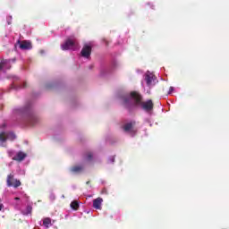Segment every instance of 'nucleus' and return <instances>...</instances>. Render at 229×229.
<instances>
[{
    "label": "nucleus",
    "instance_id": "obj_8",
    "mask_svg": "<svg viewBox=\"0 0 229 229\" xmlns=\"http://www.w3.org/2000/svg\"><path fill=\"white\" fill-rule=\"evenodd\" d=\"M31 42L23 40L20 43V49L28 50L31 49Z\"/></svg>",
    "mask_w": 229,
    "mask_h": 229
},
{
    "label": "nucleus",
    "instance_id": "obj_7",
    "mask_svg": "<svg viewBox=\"0 0 229 229\" xmlns=\"http://www.w3.org/2000/svg\"><path fill=\"white\" fill-rule=\"evenodd\" d=\"M26 157H28V154L22 151H18L16 155L13 157V160H15V162H22V160H24Z\"/></svg>",
    "mask_w": 229,
    "mask_h": 229
},
{
    "label": "nucleus",
    "instance_id": "obj_2",
    "mask_svg": "<svg viewBox=\"0 0 229 229\" xmlns=\"http://www.w3.org/2000/svg\"><path fill=\"white\" fill-rule=\"evenodd\" d=\"M15 139H17V135H15L13 132L9 131H2L0 132V144L1 146H3V144H4V142H6V140H11L13 142V140H15Z\"/></svg>",
    "mask_w": 229,
    "mask_h": 229
},
{
    "label": "nucleus",
    "instance_id": "obj_10",
    "mask_svg": "<svg viewBox=\"0 0 229 229\" xmlns=\"http://www.w3.org/2000/svg\"><path fill=\"white\" fill-rule=\"evenodd\" d=\"M31 212H33V207L28 205L24 210L21 211L23 216H31Z\"/></svg>",
    "mask_w": 229,
    "mask_h": 229
},
{
    "label": "nucleus",
    "instance_id": "obj_14",
    "mask_svg": "<svg viewBox=\"0 0 229 229\" xmlns=\"http://www.w3.org/2000/svg\"><path fill=\"white\" fill-rule=\"evenodd\" d=\"M133 124H135V122L125 123V124L123 125V130H124L125 131H130V130H131V128H133Z\"/></svg>",
    "mask_w": 229,
    "mask_h": 229
},
{
    "label": "nucleus",
    "instance_id": "obj_12",
    "mask_svg": "<svg viewBox=\"0 0 229 229\" xmlns=\"http://www.w3.org/2000/svg\"><path fill=\"white\" fill-rule=\"evenodd\" d=\"M71 173H74L77 174L78 173H81L83 171V166L81 165H74L70 169Z\"/></svg>",
    "mask_w": 229,
    "mask_h": 229
},
{
    "label": "nucleus",
    "instance_id": "obj_4",
    "mask_svg": "<svg viewBox=\"0 0 229 229\" xmlns=\"http://www.w3.org/2000/svg\"><path fill=\"white\" fill-rule=\"evenodd\" d=\"M6 183L7 187H14V189H17V187H21V181L15 179L12 174L7 175Z\"/></svg>",
    "mask_w": 229,
    "mask_h": 229
},
{
    "label": "nucleus",
    "instance_id": "obj_5",
    "mask_svg": "<svg viewBox=\"0 0 229 229\" xmlns=\"http://www.w3.org/2000/svg\"><path fill=\"white\" fill-rule=\"evenodd\" d=\"M81 55L84 58H90V55H92V47L89 45H84L81 51Z\"/></svg>",
    "mask_w": 229,
    "mask_h": 229
},
{
    "label": "nucleus",
    "instance_id": "obj_22",
    "mask_svg": "<svg viewBox=\"0 0 229 229\" xmlns=\"http://www.w3.org/2000/svg\"><path fill=\"white\" fill-rule=\"evenodd\" d=\"M170 90H173V87H170Z\"/></svg>",
    "mask_w": 229,
    "mask_h": 229
},
{
    "label": "nucleus",
    "instance_id": "obj_19",
    "mask_svg": "<svg viewBox=\"0 0 229 229\" xmlns=\"http://www.w3.org/2000/svg\"><path fill=\"white\" fill-rule=\"evenodd\" d=\"M14 199L17 201V200H19V199H21L18 198V197H16V198H14Z\"/></svg>",
    "mask_w": 229,
    "mask_h": 229
},
{
    "label": "nucleus",
    "instance_id": "obj_18",
    "mask_svg": "<svg viewBox=\"0 0 229 229\" xmlns=\"http://www.w3.org/2000/svg\"><path fill=\"white\" fill-rule=\"evenodd\" d=\"M4 208V206L2 203H0V212H1V210H3Z\"/></svg>",
    "mask_w": 229,
    "mask_h": 229
},
{
    "label": "nucleus",
    "instance_id": "obj_6",
    "mask_svg": "<svg viewBox=\"0 0 229 229\" xmlns=\"http://www.w3.org/2000/svg\"><path fill=\"white\" fill-rule=\"evenodd\" d=\"M156 80H157V78L155 77V75L153 73H146L145 74V81H146L148 87H153V85H155Z\"/></svg>",
    "mask_w": 229,
    "mask_h": 229
},
{
    "label": "nucleus",
    "instance_id": "obj_13",
    "mask_svg": "<svg viewBox=\"0 0 229 229\" xmlns=\"http://www.w3.org/2000/svg\"><path fill=\"white\" fill-rule=\"evenodd\" d=\"M70 207L72 210H78V208H80V203L78 200H73L71 202Z\"/></svg>",
    "mask_w": 229,
    "mask_h": 229
},
{
    "label": "nucleus",
    "instance_id": "obj_16",
    "mask_svg": "<svg viewBox=\"0 0 229 229\" xmlns=\"http://www.w3.org/2000/svg\"><path fill=\"white\" fill-rule=\"evenodd\" d=\"M86 159H87L89 162H90V160H92V153L89 152V153L87 154Z\"/></svg>",
    "mask_w": 229,
    "mask_h": 229
},
{
    "label": "nucleus",
    "instance_id": "obj_11",
    "mask_svg": "<svg viewBox=\"0 0 229 229\" xmlns=\"http://www.w3.org/2000/svg\"><path fill=\"white\" fill-rule=\"evenodd\" d=\"M38 122V118H37V116L33 114L29 116V124H30V126H35V124H37Z\"/></svg>",
    "mask_w": 229,
    "mask_h": 229
},
{
    "label": "nucleus",
    "instance_id": "obj_3",
    "mask_svg": "<svg viewBox=\"0 0 229 229\" xmlns=\"http://www.w3.org/2000/svg\"><path fill=\"white\" fill-rule=\"evenodd\" d=\"M63 51H69V49H72V51H75V49L78 47V42L74 39L68 38L62 46H61Z\"/></svg>",
    "mask_w": 229,
    "mask_h": 229
},
{
    "label": "nucleus",
    "instance_id": "obj_15",
    "mask_svg": "<svg viewBox=\"0 0 229 229\" xmlns=\"http://www.w3.org/2000/svg\"><path fill=\"white\" fill-rule=\"evenodd\" d=\"M43 225L46 226V228H49V225H51V218L47 217L43 220Z\"/></svg>",
    "mask_w": 229,
    "mask_h": 229
},
{
    "label": "nucleus",
    "instance_id": "obj_20",
    "mask_svg": "<svg viewBox=\"0 0 229 229\" xmlns=\"http://www.w3.org/2000/svg\"><path fill=\"white\" fill-rule=\"evenodd\" d=\"M86 183H87V185H89V183H90V181H88Z\"/></svg>",
    "mask_w": 229,
    "mask_h": 229
},
{
    "label": "nucleus",
    "instance_id": "obj_1",
    "mask_svg": "<svg viewBox=\"0 0 229 229\" xmlns=\"http://www.w3.org/2000/svg\"><path fill=\"white\" fill-rule=\"evenodd\" d=\"M123 105L129 112H131L133 108L139 106L145 112H151L155 106V104H153V100L151 99L147 100L146 102L142 101V96L137 91H131V97L123 99Z\"/></svg>",
    "mask_w": 229,
    "mask_h": 229
},
{
    "label": "nucleus",
    "instance_id": "obj_17",
    "mask_svg": "<svg viewBox=\"0 0 229 229\" xmlns=\"http://www.w3.org/2000/svg\"><path fill=\"white\" fill-rule=\"evenodd\" d=\"M3 67H4V61H2L0 63V71H1V69H3Z\"/></svg>",
    "mask_w": 229,
    "mask_h": 229
},
{
    "label": "nucleus",
    "instance_id": "obj_9",
    "mask_svg": "<svg viewBox=\"0 0 229 229\" xmlns=\"http://www.w3.org/2000/svg\"><path fill=\"white\" fill-rule=\"evenodd\" d=\"M101 203H103V199L101 198H97L93 200V208L97 210L101 209Z\"/></svg>",
    "mask_w": 229,
    "mask_h": 229
},
{
    "label": "nucleus",
    "instance_id": "obj_21",
    "mask_svg": "<svg viewBox=\"0 0 229 229\" xmlns=\"http://www.w3.org/2000/svg\"><path fill=\"white\" fill-rule=\"evenodd\" d=\"M25 87H26V83L23 84V88H24V89H25Z\"/></svg>",
    "mask_w": 229,
    "mask_h": 229
}]
</instances>
